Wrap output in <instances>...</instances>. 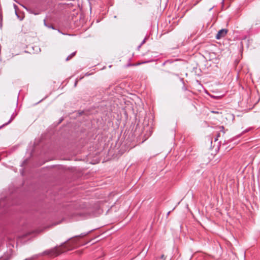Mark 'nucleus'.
I'll return each instance as SVG.
<instances>
[{"label":"nucleus","mask_w":260,"mask_h":260,"mask_svg":"<svg viewBox=\"0 0 260 260\" xmlns=\"http://www.w3.org/2000/svg\"><path fill=\"white\" fill-rule=\"evenodd\" d=\"M62 251L58 247H54L52 249L47 250L44 251L43 254L50 255L51 256H56L60 254Z\"/></svg>","instance_id":"obj_1"},{"label":"nucleus","mask_w":260,"mask_h":260,"mask_svg":"<svg viewBox=\"0 0 260 260\" xmlns=\"http://www.w3.org/2000/svg\"><path fill=\"white\" fill-rule=\"evenodd\" d=\"M228 30L226 29H221L216 34L215 38L217 40L223 38L227 34Z\"/></svg>","instance_id":"obj_2"},{"label":"nucleus","mask_w":260,"mask_h":260,"mask_svg":"<svg viewBox=\"0 0 260 260\" xmlns=\"http://www.w3.org/2000/svg\"><path fill=\"white\" fill-rule=\"evenodd\" d=\"M16 116V114L13 113L10 119L9 120V121L8 122L4 124L3 125L1 126L0 128H2L3 126H4L5 125H7L8 124H9L14 119V118Z\"/></svg>","instance_id":"obj_3"},{"label":"nucleus","mask_w":260,"mask_h":260,"mask_svg":"<svg viewBox=\"0 0 260 260\" xmlns=\"http://www.w3.org/2000/svg\"><path fill=\"white\" fill-rule=\"evenodd\" d=\"M76 54V52H73L72 53H71L70 55H69L67 58H66V60L68 61L69 60H70V59H71Z\"/></svg>","instance_id":"obj_4"},{"label":"nucleus","mask_w":260,"mask_h":260,"mask_svg":"<svg viewBox=\"0 0 260 260\" xmlns=\"http://www.w3.org/2000/svg\"><path fill=\"white\" fill-rule=\"evenodd\" d=\"M88 234V233H82L81 234L80 236H77V237H84L85 236H86L87 234Z\"/></svg>","instance_id":"obj_5"},{"label":"nucleus","mask_w":260,"mask_h":260,"mask_svg":"<svg viewBox=\"0 0 260 260\" xmlns=\"http://www.w3.org/2000/svg\"><path fill=\"white\" fill-rule=\"evenodd\" d=\"M160 258L161 259H164V254H162L160 256Z\"/></svg>","instance_id":"obj_6"},{"label":"nucleus","mask_w":260,"mask_h":260,"mask_svg":"<svg viewBox=\"0 0 260 260\" xmlns=\"http://www.w3.org/2000/svg\"><path fill=\"white\" fill-rule=\"evenodd\" d=\"M212 113H218V111H212Z\"/></svg>","instance_id":"obj_7"},{"label":"nucleus","mask_w":260,"mask_h":260,"mask_svg":"<svg viewBox=\"0 0 260 260\" xmlns=\"http://www.w3.org/2000/svg\"><path fill=\"white\" fill-rule=\"evenodd\" d=\"M145 40L144 39V40H143V41H142V44H143V43H145Z\"/></svg>","instance_id":"obj_8"},{"label":"nucleus","mask_w":260,"mask_h":260,"mask_svg":"<svg viewBox=\"0 0 260 260\" xmlns=\"http://www.w3.org/2000/svg\"><path fill=\"white\" fill-rule=\"evenodd\" d=\"M14 8L16 9L17 8V6L16 5H14Z\"/></svg>","instance_id":"obj_9"},{"label":"nucleus","mask_w":260,"mask_h":260,"mask_svg":"<svg viewBox=\"0 0 260 260\" xmlns=\"http://www.w3.org/2000/svg\"><path fill=\"white\" fill-rule=\"evenodd\" d=\"M212 9H213V7H212V8H210V10H209V11H211Z\"/></svg>","instance_id":"obj_10"},{"label":"nucleus","mask_w":260,"mask_h":260,"mask_svg":"<svg viewBox=\"0 0 260 260\" xmlns=\"http://www.w3.org/2000/svg\"><path fill=\"white\" fill-rule=\"evenodd\" d=\"M76 84H77V82L75 83V86H76Z\"/></svg>","instance_id":"obj_11"},{"label":"nucleus","mask_w":260,"mask_h":260,"mask_svg":"<svg viewBox=\"0 0 260 260\" xmlns=\"http://www.w3.org/2000/svg\"><path fill=\"white\" fill-rule=\"evenodd\" d=\"M170 212H169L167 214L169 215L170 214Z\"/></svg>","instance_id":"obj_12"},{"label":"nucleus","mask_w":260,"mask_h":260,"mask_svg":"<svg viewBox=\"0 0 260 260\" xmlns=\"http://www.w3.org/2000/svg\"><path fill=\"white\" fill-rule=\"evenodd\" d=\"M24 260H28V259L26 258V259H24Z\"/></svg>","instance_id":"obj_13"}]
</instances>
